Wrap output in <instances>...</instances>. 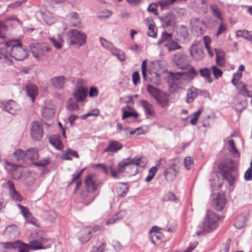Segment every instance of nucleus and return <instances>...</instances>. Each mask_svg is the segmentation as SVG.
Masks as SVG:
<instances>
[{
  "instance_id": "1",
  "label": "nucleus",
  "mask_w": 252,
  "mask_h": 252,
  "mask_svg": "<svg viewBox=\"0 0 252 252\" xmlns=\"http://www.w3.org/2000/svg\"><path fill=\"white\" fill-rule=\"evenodd\" d=\"M0 47V60L10 65L12 59L23 61L28 57L27 49L19 41H9L1 44Z\"/></svg>"
},
{
  "instance_id": "2",
  "label": "nucleus",
  "mask_w": 252,
  "mask_h": 252,
  "mask_svg": "<svg viewBox=\"0 0 252 252\" xmlns=\"http://www.w3.org/2000/svg\"><path fill=\"white\" fill-rule=\"evenodd\" d=\"M219 217L213 212L207 211L203 221L198 225L200 233L209 232L216 228Z\"/></svg>"
},
{
  "instance_id": "3",
  "label": "nucleus",
  "mask_w": 252,
  "mask_h": 252,
  "mask_svg": "<svg viewBox=\"0 0 252 252\" xmlns=\"http://www.w3.org/2000/svg\"><path fill=\"white\" fill-rule=\"evenodd\" d=\"M186 70L188 71L185 72H170L169 77L174 83L179 80H185L189 82L193 80L198 75V72L191 65Z\"/></svg>"
},
{
  "instance_id": "4",
  "label": "nucleus",
  "mask_w": 252,
  "mask_h": 252,
  "mask_svg": "<svg viewBox=\"0 0 252 252\" xmlns=\"http://www.w3.org/2000/svg\"><path fill=\"white\" fill-rule=\"evenodd\" d=\"M172 34L164 32L162 34L161 39L157 42V45L160 49L166 48L169 52L180 49L181 46L175 41L172 39Z\"/></svg>"
},
{
  "instance_id": "5",
  "label": "nucleus",
  "mask_w": 252,
  "mask_h": 252,
  "mask_svg": "<svg viewBox=\"0 0 252 252\" xmlns=\"http://www.w3.org/2000/svg\"><path fill=\"white\" fill-rule=\"evenodd\" d=\"M67 41L71 45H84L86 43L85 33L76 29H69L67 32Z\"/></svg>"
},
{
  "instance_id": "6",
  "label": "nucleus",
  "mask_w": 252,
  "mask_h": 252,
  "mask_svg": "<svg viewBox=\"0 0 252 252\" xmlns=\"http://www.w3.org/2000/svg\"><path fill=\"white\" fill-rule=\"evenodd\" d=\"M33 57L37 60H41L48 56V54L51 51V48L46 44H36L31 48Z\"/></svg>"
},
{
  "instance_id": "7",
  "label": "nucleus",
  "mask_w": 252,
  "mask_h": 252,
  "mask_svg": "<svg viewBox=\"0 0 252 252\" xmlns=\"http://www.w3.org/2000/svg\"><path fill=\"white\" fill-rule=\"evenodd\" d=\"M5 168L11 173L12 178L16 180L20 179L24 172L28 171L26 167L8 161H5Z\"/></svg>"
},
{
  "instance_id": "8",
  "label": "nucleus",
  "mask_w": 252,
  "mask_h": 252,
  "mask_svg": "<svg viewBox=\"0 0 252 252\" xmlns=\"http://www.w3.org/2000/svg\"><path fill=\"white\" fill-rule=\"evenodd\" d=\"M180 160L178 158L174 159L170 166L164 171V176L168 181H173L176 177L180 170Z\"/></svg>"
},
{
  "instance_id": "9",
  "label": "nucleus",
  "mask_w": 252,
  "mask_h": 252,
  "mask_svg": "<svg viewBox=\"0 0 252 252\" xmlns=\"http://www.w3.org/2000/svg\"><path fill=\"white\" fill-rule=\"evenodd\" d=\"M189 51L192 58L196 61L202 60L205 57L202 41H195L191 46Z\"/></svg>"
},
{
  "instance_id": "10",
  "label": "nucleus",
  "mask_w": 252,
  "mask_h": 252,
  "mask_svg": "<svg viewBox=\"0 0 252 252\" xmlns=\"http://www.w3.org/2000/svg\"><path fill=\"white\" fill-rule=\"evenodd\" d=\"M173 61L180 69L186 70L190 65L189 57L184 54L178 53L173 57Z\"/></svg>"
},
{
  "instance_id": "11",
  "label": "nucleus",
  "mask_w": 252,
  "mask_h": 252,
  "mask_svg": "<svg viewBox=\"0 0 252 252\" xmlns=\"http://www.w3.org/2000/svg\"><path fill=\"white\" fill-rule=\"evenodd\" d=\"M164 28L174 29L176 25V16L172 13H167L160 18Z\"/></svg>"
},
{
  "instance_id": "12",
  "label": "nucleus",
  "mask_w": 252,
  "mask_h": 252,
  "mask_svg": "<svg viewBox=\"0 0 252 252\" xmlns=\"http://www.w3.org/2000/svg\"><path fill=\"white\" fill-rule=\"evenodd\" d=\"M31 134L33 140H40L42 138V126L39 122L36 121L32 123Z\"/></svg>"
},
{
  "instance_id": "13",
  "label": "nucleus",
  "mask_w": 252,
  "mask_h": 252,
  "mask_svg": "<svg viewBox=\"0 0 252 252\" xmlns=\"http://www.w3.org/2000/svg\"><path fill=\"white\" fill-rule=\"evenodd\" d=\"M0 107L10 114H16L20 110L19 106L12 100L0 102Z\"/></svg>"
},
{
  "instance_id": "14",
  "label": "nucleus",
  "mask_w": 252,
  "mask_h": 252,
  "mask_svg": "<svg viewBox=\"0 0 252 252\" xmlns=\"http://www.w3.org/2000/svg\"><path fill=\"white\" fill-rule=\"evenodd\" d=\"M20 233L18 227L14 224H11L6 227L3 235L6 238L15 239L18 237Z\"/></svg>"
},
{
  "instance_id": "15",
  "label": "nucleus",
  "mask_w": 252,
  "mask_h": 252,
  "mask_svg": "<svg viewBox=\"0 0 252 252\" xmlns=\"http://www.w3.org/2000/svg\"><path fill=\"white\" fill-rule=\"evenodd\" d=\"M98 229V227H96L95 229L93 230L91 227H87L81 230L79 233V241L82 244H84L90 239L92 232H95Z\"/></svg>"
},
{
  "instance_id": "16",
  "label": "nucleus",
  "mask_w": 252,
  "mask_h": 252,
  "mask_svg": "<svg viewBox=\"0 0 252 252\" xmlns=\"http://www.w3.org/2000/svg\"><path fill=\"white\" fill-rule=\"evenodd\" d=\"M87 95V90L82 86H79L76 88L73 93V96L77 102L84 101Z\"/></svg>"
},
{
  "instance_id": "17",
  "label": "nucleus",
  "mask_w": 252,
  "mask_h": 252,
  "mask_svg": "<svg viewBox=\"0 0 252 252\" xmlns=\"http://www.w3.org/2000/svg\"><path fill=\"white\" fill-rule=\"evenodd\" d=\"M55 112V106L50 101H47L42 109L43 116L48 119L52 117Z\"/></svg>"
},
{
  "instance_id": "18",
  "label": "nucleus",
  "mask_w": 252,
  "mask_h": 252,
  "mask_svg": "<svg viewBox=\"0 0 252 252\" xmlns=\"http://www.w3.org/2000/svg\"><path fill=\"white\" fill-rule=\"evenodd\" d=\"M66 79L63 76L53 77L50 80L52 86L56 89H62L64 85Z\"/></svg>"
},
{
  "instance_id": "19",
  "label": "nucleus",
  "mask_w": 252,
  "mask_h": 252,
  "mask_svg": "<svg viewBox=\"0 0 252 252\" xmlns=\"http://www.w3.org/2000/svg\"><path fill=\"white\" fill-rule=\"evenodd\" d=\"M219 168L222 172L232 171L235 169V165L232 160L226 159L220 164Z\"/></svg>"
},
{
  "instance_id": "20",
  "label": "nucleus",
  "mask_w": 252,
  "mask_h": 252,
  "mask_svg": "<svg viewBox=\"0 0 252 252\" xmlns=\"http://www.w3.org/2000/svg\"><path fill=\"white\" fill-rule=\"evenodd\" d=\"M87 190L88 192H94L96 189L97 186L94 177L92 175H88L85 180Z\"/></svg>"
},
{
  "instance_id": "21",
  "label": "nucleus",
  "mask_w": 252,
  "mask_h": 252,
  "mask_svg": "<svg viewBox=\"0 0 252 252\" xmlns=\"http://www.w3.org/2000/svg\"><path fill=\"white\" fill-rule=\"evenodd\" d=\"M67 18L71 26L81 28L80 20L77 13L70 12L67 15Z\"/></svg>"
},
{
  "instance_id": "22",
  "label": "nucleus",
  "mask_w": 252,
  "mask_h": 252,
  "mask_svg": "<svg viewBox=\"0 0 252 252\" xmlns=\"http://www.w3.org/2000/svg\"><path fill=\"white\" fill-rule=\"evenodd\" d=\"M26 91L27 95L30 97L32 102H33L35 97L38 94V89L37 86L33 84H29L27 85Z\"/></svg>"
},
{
  "instance_id": "23",
  "label": "nucleus",
  "mask_w": 252,
  "mask_h": 252,
  "mask_svg": "<svg viewBox=\"0 0 252 252\" xmlns=\"http://www.w3.org/2000/svg\"><path fill=\"white\" fill-rule=\"evenodd\" d=\"M226 203V200L224 194L222 193H218L214 200L216 209L221 211L224 207Z\"/></svg>"
},
{
  "instance_id": "24",
  "label": "nucleus",
  "mask_w": 252,
  "mask_h": 252,
  "mask_svg": "<svg viewBox=\"0 0 252 252\" xmlns=\"http://www.w3.org/2000/svg\"><path fill=\"white\" fill-rule=\"evenodd\" d=\"M140 105L144 108L147 115L151 116L154 115L155 110L153 105L146 100H141Z\"/></svg>"
},
{
  "instance_id": "25",
  "label": "nucleus",
  "mask_w": 252,
  "mask_h": 252,
  "mask_svg": "<svg viewBox=\"0 0 252 252\" xmlns=\"http://www.w3.org/2000/svg\"><path fill=\"white\" fill-rule=\"evenodd\" d=\"M155 99L157 104L159 105L162 108L167 106L169 104L168 95L162 92H161Z\"/></svg>"
},
{
  "instance_id": "26",
  "label": "nucleus",
  "mask_w": 252,
  "mask_h": 252,
  "mask_svg": "<svg viewBox=\"0 0 252 252\" xmlns=\"http://www.w3.org/2000/svg\"><path fill=\"white\" fill-rule=\"evenodd\" d=\"M60 136L59 135H54L51 136L49 139V142L56 149L62 150L63 148V145L60 140Z\"/></svg>"
},
{
  "instance_id": "27",
  "label": "nucleus",
  "mask_w": 252,
  "mask_h": 252,
  "mask_svg": "<svg viewBox=\"0 0 252 252\" xmlns=\"http://www.w3.org/2000/svg\"><path fill=\"white\" fill-rule=\"evenodd\" d=\"M123 147V145L118 141H111L109 142L108 147L104 150V152L115 153L121 150Z\"/></svg>"
},
{
  "instance_id": "28",
  "label": "nucleus",
  "mask_w": 252,
  "mask_h": 252,
  "mask_svg": "<svg viewBox=\"0 0 252 252\" xmlns=\"http://www.w3.org/2000/svg\"><path fill=\"white\" fill-rule=\"evenodd\" d=\"M191 24L193 30L198 33H202L204 24L201 20L198 18L192 19Z\"/></svg>"
},
{
  "instance_id": "29",
  "label": "nucleus",
  "mask_w": 252,
  "mask_h": 252,
  "mask_svg": "<svg viewBox=\"0 0 252 252\" xmlns=\"http://www.w3.org/2000/svg\"><path fill=\"white\" fill-rule=\"evenodd\" d=\"M216 55V63L220 66H223L225 63V53L220 49H215Z\"/></svg>"
},
{
  "instance_id": "30",
  "label": "nucleus",
  "mask_w": 252,
  "mask_h": 252,
  "mask_svg": "<svg viewBox=\"0 0 252 252\" xmlns=\"http://www.w3.org/2000/svg\"><path fill=\"white\" fill-rule=\"evenodd\" d=\"M84 170V169H82V170L80 171H78L73 174H72V180L71 182L69 184V186L72 184L73 182H74L75 181L77 180L75 187L74 189V192H76V191L79 189L80 187L81 186L82 184V181L81 180H78V178L81 176V175L82 174L83 171Z\"/></svg>"
},
{
  "instance_id": "31",
  "label": "nucleus",
  "mask_w": 252,
  "mask_h": 252,
  "mask_svg": "<svg viewBox=\"0 0 252 252\" xmlns=\"http://www.w3.org/2000/svg\"><path fill=\"white\" fill-rule=\"evenodd\" d=\"M210 8L212 15L220 22H223L222 12L219 7L216 4H212L210 5Z\"/></svg>"
},
{
  "instance_id": "32",
  "label": "nucleus",
  "mask_w": 252,
  "mask_h": 252,
  "mask_svg": "<svg viewBox=\"0 0 252 252\" xmlns=\"http://www.w3.org/2000/svg\"><path fill=\"white\" fill-rule=\"evenodd\" d=\"M199 90L194 87H191L188 90L186 101L188 103L192 102L197 97Z\"/></svg>"
},
{
  "instance_id": "33",
  "label": "nucleus",
  "mask_w": 252,
  "mask_h": 252,
  "mask_svg": "<svg viewBox=\"0 0 252 252\" xmlns=\"http://www.w3.org/2000/svg\"><path fill=\"white\" fill-rule=\"evenodd\" d=\"M47 241V240L45 238H41L39 241L37 240L32 241L29 244L30 249L34 250L45 249V247L42 246V245Z\"/></svg>"
},
{
  "instance_id": "34",
  "label": "nucleus",
  "mask_w": 252,
  "mask_h": 252,
  "mask_svg": "<svg viewBox=\"0 0 252 252\" xmlns=\"http://www.w3.org/2000/svg\"><path fill=\"white\" fill-rule=\"evenodd\" d=\"M131 164L139 166L141 167H145L148 162V160L146 158L141 157L140 158L135 157L133 158H131L130 160Z\"/></svg>"
},
{
  "instance_id": "35",
  "label": "nucleus",
  "mask_w": 252,
  "mask_h": 252,
  "mask_svg": "<svg viewBox=\"0 0 252 252\" xmlns=\"http://www.w3.org/2000/svg\"><path fill=\"white\" fill-rule=\"evenodd\" d=\"M49 39L56 49H61L63 42V40L60 34H58L56 38L49 37Z\"/></svg>"
},
{
  "instance_id": "36",
  "label": "nucleus",
  "mask_w": 252,
  "mask_h": 252,
  "mask_svg": "<svg viewBox=\"0 0 252 252\" xmlns=\"http://www.w3.org/2000/svg\"><path fill=\"white\" fill-rule=\"evenodd\" d=\"M110 52L113 55L117 57L120 61H125L126 57L125 53L123 51L114 47L113 48L111 49V51Z\"/></svg>"
},
{
  "instance_id": "37",
  "label": "nucleus",
  "mask_w": 252,
  "mask_h": 252,
  "mask_svg": "<svg viewBox=\"0 0 252 252\" xmlns=\"http://www.w3.org/2000/svg\"><path fill=\"white\" fill-rule=\"evenodd\" d=\"M42 15L44 21L47 25H51L55 23V19L49 11H45Z\"/></svg>"
},
{
  "instance_id": "38",
  "label": "nucleus",
  "mask_w": 252,
  "mask_h": 252,
  "mask_svg": "<svg viewBox=\"0 0 252 252\" xmlns=\"http://www.w3.org/2000/svg\"><path fill=\"white\" fill-rule=\"evenodd\" d=\"M13 155L14 158L17 161H24L27 158L26 153H25L24 151L20 149L16 150Z\"/></svg>"
},
{
  "instance_id": "39",
  "label": "nucleus",
  "mask_w": 252,
  "mask_h": 252,
  "mask_svg": "<svg viewBox=\"0 0 252 252\" xmlns=\"http://www.w3.org/2000/svg\"><path fill=\"white\" fill-rule=\"evenodd\" d=\"M199 72L202 77L204 78L208 83L212 82V79L211 78L210 70L208 68H202L199 69Z\"/></svg>"
},
{
  "instance_id": "40",
  "label": "nucleus",
  "mask_w": 252,
  "mask_h": 252,
  "mask_svg": "<svg viewBox=\"0 0 252 252\" xmlns=\"http://www.w3.org/2000/svg\"><path fill=\"white\" fill-rule=\"evenodd\" d=\"M126 215L125 211H121L117 214L113 216L111 218L106 222L107 225L112 224L115 223L117 220L123 219Z\"/></svg>"
},
{
  "instance_id": "41",
  "label": "nucleus",
  "mask_w": 252,
  "mask_h": 252,
  "mask_svg": "<svg viewBox=\"0 0 252 252\" xmlns=\"http://www.w3.org/2000/svg\"><path fill=\"white\" fill-rule=\"evenodd\" d=\"M128 190V188L126 184L122 183L117 187V192L119 196L124 197L126 195Z\"/></svg>"
},
{
  "instance_id": "42",
  "label": "nucleus",
  "mask_w": 252,
  "mask_h": 252,
  "mask_svg": "<svg viewBox=\"0 0 252 252\" xmlns=\"http://www.w3.org/2000/svg\"><path fill=\"white\" fill-rule=\"evenodd\" d=\"M216 177L213 180H210V185L212 188L215 189H220L222 185V180H220L219 177V174L216 173Z\"/></svg>"
},
{
  "instance_id": "43",
  "label": "nucleus",
  "mask_w": 252,
  "mask_h": 252,
  "mask_svg": "<svg viewBox=\"0 0 252 252\" xmlns=\"http://www.w3.org/2000/svg\"><path fill=\"white\" fill-rule=\"evenodd\" d=\"M75 100L70 98L67 101V109L69 111L72 112L77 110L79 109V105Z\"/></svg>"
},
{
  "instance_id": "44",
  "label": "nucleus",
  "mask_w": 252,
  "mask_h": 252,
  "mask_svg": "<svg viewBox=\"0 0 252 252\" xmlns=\"http://www.w3.org/2000/svg\"><path fill=\"white\" fill-rule=\"evenodd\" d=\"M252 32H250L247 30H238L236 33L237 37H243L247 40L249 41L252 38Z\"/></svg>"
},
{
  "instance_id": "45",
  "label": "nucleus",
  "mask_w": 252,
  "mask_h": 252,
  "mask_svg": "<svg viewBox=\"0 0 252 252\" xmlns=\"http://www.w3.org/2000/svg\"><path fill=\"white\" fill-rule=\"evenodd\" d=\"M43 217L48 220L52 222L57 218V214L54 210L45 211L43 213Z\"/></svg>"
},
{
  "instance_id": "46",
  "label": "nucleus",
  "mask_w": 252,
  "mask_h": 252,
  "mask_svg": "<svg viewBox=\"0 0 252 252\" xmlns=\"http://www.w3.org/2000/svg\"><path fill=\"white\" fill-rule=\"evenodd\" d=\"M26 154L27 158L30 160H35L38 158L37 151L33 148L28 149Z\"/></svg>"
},
{
  "instance_id": "47",
  "label": "nucleus",
  "mask_w": 252,
  "mask_h": 252,
  "mask_svg": "<svg viewBox=\"0 0 252 252\" xmlns=\"http://www.w3.org/2000/svg\"><path fill=\"white\" fill-rule=\"evenodd\" d=\"M237 89L241 92L242 94L245 96L251 97L250 91L247 89L246 85L242 82H239L237 86Z\"/></svg>"
},
{
  "instance_id": "48",
  "label": "nucleus",
  "mask_w": 252,
  "mask_h": 252,
  "mask_svg": "<svg viewBox=\"0 0 252 252\" xmlns=\"http://www.w3.org/2000/svg\"><path fill=\"white\" fill-rule=\"evenodd\" d=\"M123 116L122 119L124 120L127 118L133 117L135 118H137L138 117V114L137 112H136L134 110H132L131 111H128L125 110L124 108H123Z\"/></svg>"
},
{
  "instance_id": "49",
  "label": "nucleus",
  "mask_w": 252,
  "mask_h": 252,
  "mask_svg": "<svg viewBox=\"0 0 252 252\" xmlns=\"http://www.w3.org/2000/svg\"><path fill=\"white\" fill-rule=\"evenodd\" d=\"M30 248L29 245L24 243L21 241L17 240L16 249H18L19 252H29Z\"/></svg>"
},
{
  "instance_id": "50",
  "label": "nucleus",
  "mask_w": 252,
  "mask_h": 252,
  "mask_svg": "<svg viewBox=\"0 0 252 252\" xmlns=\"http://www.w3.org/2000/svg\"><path fill=\"white\" fill-rule=\"evenodd\" d=\"M228 144L229 145L228 150L229 152L233 155V156L235 157H239V154L235 146L234 141L232 140H228Z\"/></svg>"
},
{
  "instance_id": "51",
  "label": "nucleus",
  "mask_w": 252,
  "mask_h": 252,
  "mask_svg": "<svg viewBox=\"0 0 252 252\" xmlns=\"http://www.w3.org/2000/svg\"><path fill=\"white\" fill-rule=\"evenodd\" d=\"M130 160V158H127L124 159L118 163V169L120 172L122 173L124 172L125 167L131 164Z\"/></svg>"
},
{
  "instance_id": "52",
  "label": "nucleus",
  "mask_w": 252,
  "mask_h": 252,
  "mask_svg": "<svg viewBox=\"0 0 252 252\" xmlns=\"http://www.w3.org/2000/svg\"><path fill=\"white\" fill-rule=\"evenodd\" d=\"M222 179L226 180L230 185H232L234 182L235 177L229 172H222L220 173Z\"/></svg>"
},
{
  "instance_id": "53",
  "label": "nucleus",
  "mask_w": 252,
  "mask_h": 252,
  "mask_svg": "<svg viewBox=\"0 0 252 252\" xmlns=\"http://www.w3.org/2000/svg\"><path fill=\"white\" fill-rule=\"evenodd\" d=\"M147 90L148 93L154 98H155L161 92V91L152 85H148L147 87Z\"/></svg>"
},
{
  "instance_id": "54",
  "label": "nucleus",
  "mask_w": 252,
  "mask_h": 252,
  "mask_svg": "<svg viewBox=\"0 0 252 252\" xmlns=\"http://www.w3.org/2000/svg\"><path fill=\"white\" fill-rule=\"evenodd\" d=\"M99 40L101 45L110 52L111 51V49L115 47L111 42L104 38L100 37Z\"/></svg>"
},
{
  "instance_id": "55",
  "label": "nucleus",
  "mask_w": 252,
  "mask_h": 252,
  "mask_svg": "<svg viewBox=\"0 0 252 252\" xmlns=\"http://www.w3.org/2000/svg\"><path fill=\"white\" fill-rule=\"evenodd\" d=\"M149 29L147 32L148 36L152 37L157 36V30L155 28V25L153 22L150 23L148 25Z\"/></svg>"
},
{
  "instance_id": "56",
  "label": "nucleus",
  "mask_w": 252,
  "mask_h": 252,
  "mask_svg": "<svg viewBox=\"0 0 252 252\" xmlns=\"http://www.w3.org/2000/svg\"><path fill=\"white\" fill-rule=\"evenodd\" d=\"M163 238V235L160 233H155L151 234L150 240L151 242L154 244H156V243L160 241Z\"/></svg>"
},
{
  "instance_id": "57",
  "label": "nucleus",
  "mask_w": 252,
  "mask_h": 252,
  "mask_svg": "<svg viewBox=\"0 0 252 252\" xmlns=\"http://www.w3.org/2000/svg\"><path fill=\"white\" fill-rule=\"evenodd\" d=\"M17 241L14 242L1 243L0 246L4 249H15Z\"/></svg>"
},
{
  "instance_id": "58",
  "label": "nucleus",
  "mask_w": 252,
  "mask_h": 252,
  "mask_svg": "<svg viewBox=\"0 0 252 252\" xmlns=\"http://www.w3.org/2000/svg\"><path fill=\"white\" fill-rule=\"evenodd\" d=\"M245 224V220L243 217H239L237 218L235 223L234 226L237 229L242 228Z\"/></svg>"
},
{
  "instance_id": "59",
  "label": "nucleus",
  "mask_w": 252,
  "mask_h": 252,
  "mask_svg": "<svg viewBox=\"0 0 252 252\" xmlns=\"http://www.w3.org/2000/svg\"><path fill=\"white\" fill-rule=\"evenodd\" d=\"M211 39L209 37L207 36H205L203 37V42L204 44L207 49L208 52L209 54L210 55L211 57H212L214 55L213 53L211 51L210 48V44L211 43Z\"/></svg>"
},
{
  "instance_id": "60",
  "label": "nucleus",
  "mask_w": 252,
  "mask_h": 252,
  "mask_svg": "<svg viewBox=\"0 0 252 252\" xmlns=\"http://www.w3.org/2000/svg\"><path fill=\"white\" fill-rule=\"evenodd\" d=\"M184 164L187 170L190 169L193 165V159L190 157H186L184 159Z\"/></svg>"
},
{
  "instance_id": "61",
  "label": "nucleus",
  "mask_w": 252,
  "mask_h": 252,
  "mask_svg": "<svg viewBox=\"0 0 252 252\" xmlns=\"http://www.w3.org/2000/svg\"><path fill=\"white\" fill-rule=\"evenodd\" d=\"M212 70L216 79H217L222 76V71L215 65L212 66Z\"/></svg>"
},
{
  "instance_id": "62",
  "label": "nucleus",
  "mask_w": 252,
  "mask_h": 252,
  "mask_svg": "<svg viewBox=\"0 0 252 252\" xmlns=\"http://www.w3.org/2000/svg\"><path fill=\"white\" fill-rule=\"evenodd\" d=\"M17 206L20 208L22 214L25 218L28 219L30 217L31 214L26 207L21 205V204H18Z\"/></svg>"
},
{
  "instance_id": "63",
  "label": "nucleus",
  "mask_w": 252,
  "mask_h": 252,
  "mask_svg": "<svg viewBox=\"0 0 252 252\" xmlns=\"http://www.w3.org/2000/svg\"><path fill=\"white\" fill-rule=\"evenodd\" d=\"M7 28L5 24L0 21V39H4L5 38V32L7 31Z\"/></svg>"
},
{
  "instance_id": "64",
  "label": "nucleus",
  "mask_w": 252,
  "mask_h": 252,
  "mask_svg": "<svg viewBox=\"0 0 252 252\" xmlns=\"http://www.w3.org/2000/svg\"><path fill=\"white\" fill-rule=\"evenodd\" d=\"M147 61L144 60L141 65L142 75L144 80L147 79Z\"/></svg>"
}]
</instances>
